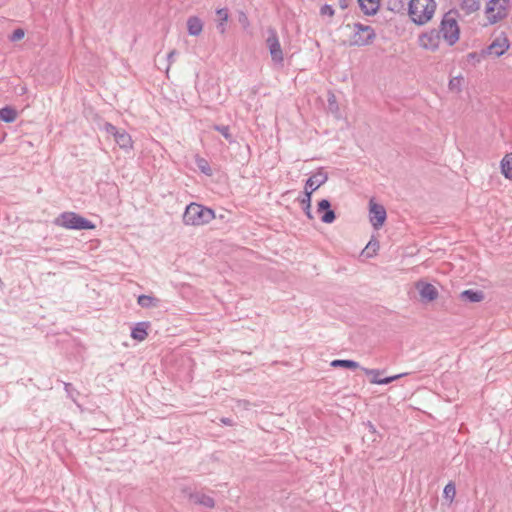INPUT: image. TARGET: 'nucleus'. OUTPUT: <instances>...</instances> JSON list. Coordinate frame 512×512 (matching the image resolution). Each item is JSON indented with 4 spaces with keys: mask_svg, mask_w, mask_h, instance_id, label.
<instances>
[{
    "mask_svg": "<svg viewBox=\"0 0 512 512\" xmlns=\"http://www.w3.org/2000/svg\"><path fill=\"white\" fill-rule=\"evenodd\" d=\"M437 7L436 0H410L407 14L412 23L424 26L433 20Z\"/></svg>",
    "mask_w": 512,
    "mask_h": 512,
    "instance_id": "nucleus-1",
    "label": "nucleus"
},
{
    "mask_svg": "<svg viewBox=\"0 0 512 512\" xmlns=\"http://www.w3.org/2000/svg\"><path fill=\"white\" fill-rule=\"evenodd\" d=\"M510 10V0H487L483 8V14L487 24L494 25L506 19Z\"/></svg>",
    "mask_w": 512,
    "mask_h": 512,
    "instance_id": "nucleus-2",
    "label": "nucleus"
},
{
    "mask_svg": "<svg viewBox=\"0 0 512 512\" xmlns=\"http://www.w3.org/2000/svg\"><path fill=\"white\" fill-rule=\"evenodd\" d=\"M215 218L212 209L206 208L197 203H191L186 207L183 215V221L186 225L202 226L208 224Z\"/></svg>",
    "mask_w": 512,
    "mask_h": 512,
    "instance_id": "nucleus-3",
    "label": "nucleus"
},
{
    "mask_svg": "<svg viewBox=\"0 0 512 512\" xmlns=\"http://www.w3.org/2000/svg\"><path fill=\"white\" fill-rule=\"evenodd\" d=\"M347 41L352 46H365L372 43L375 32L372 27L360 23L348 24Z\"/></svg>",
    "mask_w": 512,
    "mask_h": 512,
    "instance_id": "nucleus-4",
    "label": "nucleus"
},
{
    "mask_svg": "<svg viewBox=\"0 0 512 512\" xmlns=\"http://www.w3.org/2000/svg\"><path fill=\"white\" fill-rule=\"evenodd\" d=\"M438 33L449 46H453L459 40L460 28L453 14L447 13L443 16Z\"/></svg>",
    "mask_w": 512,
    "mask_h": 512,
    "instance_id": "nucleus-5",
    "label": "nucleus"
},
{
    "mask_svg": "<svg viewBox=\"0 0 512 512\" xmlns=\"http://www.w3.org/2000/svg\"><path fill=\"white\" fill-rule=\"evenodd\" d=\"M55 224L66 229L92 230L95 225L86 218L74 213L64 212L55 219Z\"/></svg>",
    "mask_w": 512,
    "mask_h": 512,
    "instance_id": "nucleus-6",
    "label": "nucleus"
},
{
    "mask_svg": "<svg viewBox=\"0 0 512 512\" xmlns=\"http://www.w3.org/2000/svg\"><path fill=\"white\" fill-rule=\"evenodd\" d=\"M417 42L421 49L436 52L440 47L441 37L436 30H428L419 34Z\"/></svg>",
    "mask_w": 512,
    "mask_h": 512,
    "instance_id": "nucleus-7",
    "label": "nucleus"
},
{
    "mask_svg": "<svg viewBox=\"0 0 512 512\" xmlns=\"http://www.w3.org/2000/svg\"><path fill=\"white\" fill-rule=\"evenodd\" d=\"M510 48V42L508 37L501 33L496 36L490 45L483 51L484 56L500 57L504 55Z\"/></svg>",
    "mask_w": 512,
    "mask_h": 512,
    "instance_id": "nucleus-8",
    "label": "nucleus"
},
{
    "mask_svg": "<svg viewBox=\"0 0 512 512\" xmlns=\"http://www.w3.org/2000/svg\"><path fill=\"white\" fill-rule=\"evenodd\" d=\"M387 218L386 209L374 199L369 201V221L375 229H380Z\"/></svg>",
    "mask_w": 512,
    "mask_h": 512,
    "instance_id": "nucleus-9",
    "label": "nucleus"
},
{
    "mask_svg": "<svg viewBox=\"0 0 512 512\" xmlns=\"http://www.w3.org/2000/svg\"><path fill=\"white\" fill-rule=\"evenodd\" d=\"M267 47L269 49L272 61L277 64H282L284 60L283 51L279 39L275 32L267 38Z\"/></svg>",
    "mask_w": 512,
    "mask_h": 512,
    "instance_id": "nucleus-10",
    "label": "nucleus"
},
{
    "mask_svg": "<svg viewBox=\"0 0 512 512\" xmlns=\"http://www.w3.org/2000/svg\"><path fill=\"white\" fill-rule=\"evenodd\" d=\"M416 289L418 290L423 302H432L438 297V291L432 284L417 282Z\"/></svg>",
    "mask_w": 512,
    "mask_h": 512,
    "instance_id": "nucleus-11",
    "label": "nucleus"
},
{
    "mask_svg": "<svg viewBox=\"0 0 512 512\" xmlns=\"http://www.w3.org/2000/svg\"><path fill=\"white\" fill-rule=\"evenodd\" d=\"M328 180V176L326 173L322 171H318L314 173L305 184L304 192L313 194L318 188H320L323 184Z\"/></svg>",
    "mask_w": 512,
    "mask_h": 512,
    "instance_id": "nucleus-12",
    "label": "nucleus"
},
{
    "mask_svg": "<svg viewBox=\"0 0 512 512\" xmlns=\"http://www.w3.org/2000/svg\"><path fill=\"white\" fill-rule=\"evenodd\" d=\"M108 131L113 133L114 139L121 149L130 150L133 148V140L126 131H117L113 126H110Z\"/></svg>",
    "mask_w": 512,
    "mask_h": 512,
    "instance_id": "nucleus-13",
    "label": "nucleus"
},
{
    "mask_svg": "<svg viewBox=\"0 0 512 512\" xmlns=\"http://www.w3.org/2000/svg\"><path fill=\"white\" fill-rule=\"evenodd\" d=\"M363 371L366 375L370 376V383L372 384H388L402 376V374H399L386 378H380L381 372L379 370L363 368Z\"/></svg>",
    "mask_w": 512,
    "mask_h": 512,
    "instance_id": "nucleus-14",
    "label": "nucleus"
},
{
    "mask_svg": "<svg viewBox=\"0 0 512 512\" xmlns=\"http://www.w3.org/2000/svg\"><path fill=\"white\" fill-rule=\"evenodd\" d=\"M317 211L319 213H323L321 216V220L324 223L330 224L336 218L334 211L331 209L330 202L326 199H323L318 203Z\"/></svg>",
    "mask_w": 512,
    "mask_h": 512,
    "instance_id": "nucleus-15",
    "label": "nucleus"
},
{
    "mask_svg": "<svg viewBox=\"0 0 512 512\" xmlns=\"http://www.w3.org/2000/svg\"><path fill=\"white\" fill-rule=\"evenodd\" d=\"M150 324L148 322H139L132 329L131 337L137 341H144L148 336V328Z\"/></svg>",
    "mask_w": 512,
    "mask_h": 512,
    "instance_id": "nucleus-16",
    "label": "nucleus"
},
{
    "mask_svg": "<svg viewBox=\"0 0 512 512\" xmlns=\"http://www.w3.org/2000/svg\"><path fill=\"white\" fill-rule=\"evenodd\" d=\"M187 30L191 36H199L203 31V22L196 16H191L187 20Z\"/></svg>",
    "mask_w": 512,
    "mask_h": 512,
    "instance_id": "nucleus-17",
    "label": "nucleus"
},
{
    "mask_svg": "<svg viewBox=\"0 0 512 512\" xmlns=\"http://www.w3.org/2000/svg\"><path fill=\"white\" fill-rule=\"evenodd\" d=\"M501 174L509 181H512V152L507 153L500 161Z\"/></svg>",
    "mask_w": 512,
    "mask_h": 512,
    "instance_id": "nucleus-18",
    "label": "nucleus"
},
{
    "mask_svg": "<svg viewBox=\"0 0 512 512\" xmlns=\"http://www.w3.org/2000/svg\"><path fill=\"white\" fill-rule=\"evenodd\" d=\"M358 2L361 10L366 15H374L380 7V0H358Z\"/></svg>",
    "mask_w": 512,
    "mask_h": 512,
    "instance_id": "nucleus-19",
    "label": "nucleus"
},
{
    "mask_svg": "<svg viewBox=\"0 0 512 512\" xmlns=\"http://www.w3.org/2000/svg\"><path fill=\"white\" fill-rule=\"evenodd\" d=\"M18 116L17 111L11 107H4L0 109V120L6 123H11L16 120Z\"/></svg>",
    "mask_w": 512,
    "mask_h": 512,
    "instance_id": "nucleus-20",
    "label": "nucleus"
},
{
    "mask_svg": "<svg viewBox=\"0 0 512 512\" xmlns=\"http://www.w3.org/2000/svg\"><path fill=\"white\" fill-rule=\"evenodd\" d=\"M465 84V79L463 76H455L450 79L448 88L451 92L459 93L462 91Z\"/></svg>",
    "mask_w": 512,
    "mask_h": 512,
    "instance_id": "nucleus-21",
    "label": "nucleus"
},
{
    "mask_svg": "<svg viewBox=\"0 0 512 512\" xmlns=\"http://www.w3.org/2000/svg\"><path fill=\"white\" fill-rule=\"evenodd\" d=\"M460 297L470 302H481L484 299V295L481 291L464 290Z\"/></svg>",
    "mask_w": 512,
    "mask_h": 512,
    "instance_id": "nucleus-22",
    "label": "nucleus"
},
{
    "mask_svg": "<svg viewBox=\"0 0 512 512\" xmlns=\"http://www.w3.org/2000/svg\"><path fill=\"white\" fill-rule=\"evenodd\" d=\"M305 196L303 199H301L300 203L305 211L306 216L309 219H313L312 213H311V196L312 194L304 192Z\"/></svg>",
    "mask_w": 512,
    "mask_h": 512,
    "instance_id": "nucleus-23",
    "label": "nucleus"
},
{
    "mask_svg": "<svg viewBox=\"0 0 512 512\" xmlns=\"http://www.w3.org/2000/svg\"><path fill=\"white\" fill-rule=\"evenodd\" d=\"M333 367H345L349 369H357L359 364L352 360H334L331 362Z\"/></svg>",
    "mask_w": 512,
    "mask_h": 512,
    "instance_id": "nucleus-24",
    "label": "nucleus"
},
{
    "mask_svg": "<svg viewBox=\"0 0 512 512\" xmlns=\"http://www.w3.org/2000/svg\"><path fill=\"white\" fill-rule=\"evenodd\" d=\"M443 494H444V497L450 502L452 503L455 496H456V488H455V485L453 483H448L445 488H444V491H443Z\"/></svg>",
    "mask_w": 512,
    "mask_h": 512,
    "instance_id": "nucleus-25",
    "label": "nucleus"
},
{
    "mask_svg": "<svg viewBox=\"0 0 512 512\" xmlns=\"http://www.w3.org/2000/svg\"><path fill=\"white\" fill-rule=\"evenodd\" d=\"M379 249V242L378 241H370L365 249L363 250V253L366 254L368 257H372L376 254V252Z\"/></svg>",
    "mask_w": 512,
    "mask_h": 512,
    "instance_id": "nucleus-26",
    "label": "nucleus"
},
{
    "mask_svg": "<svg viewBox=\"0 0 512 512\" xmlns=\"http://www.w3.org/2000/svg\"><path fill=\"white\" fill-rule=\"evenodd\" d=\"M156 299L148 295H140L138 297V304L142 307H149L155 305Z\"/></svg>",
    "mask_w": 512,
    "mask_h": 512,
    "instance_id": "nucleus-27",
    "label": "nucleus"
},
{
    "mask_svg": "<svg viewBox=\"0 0 512 512\" xmlns=\"http://www.w3.org/2000/svg\"><path fill=\"white\" fill-rule=\"evenodd\" d=\"M217 15H219L220 17V23H219V26L221 28V33H224L225 32V23L228 21V13L225 9H219L217 10Z\"/></svg>",
    "mask_w": 512,
    "mask_h": 512,
    "instance_id": "nucleus-28",
    "label": "nucleus"
},
{
    "mask_svg": "<svg viewBox=\"0 0 512 512\" xmlns=\"http://www.w3.org/2000/svg\"><path fill=\"white\" fill-rule=\"evenodd\" d=\"M197 503H199L205 507H208V508L214 507V500L211 497L205 496V495L198 497Z\"/></svg>",
    "mask_w": 512,
    "mask_h": 512,
    "instance_id": "nucleus-29",
    "label": "nucleus"
},
{
    "mask_svg": "<svg viewBox=\"0 0 512 512\" xmlns=\"http://www.w3.org/2000/svg\"><path fill=\"white\" fill-rule=\"evenodd\" d=\"M322 14H328L329 16H333L334 11L330 6H324L321 10Z\"/></svg>",
    "mask_w": 512,
    "mask_h": 512,
    "instance_id": "nucleus-30",
    "label": "nucleus"
},
{
    "mask_svg": "<svg viewBox=\"0 0 512 512\" xmlns=\"http://www.w3.org/2000/svg\"><path fill=\"white\" fill-rule=\"evenodd\" d=\"M199 167L202 169V171L208 173L209 168L207 167V162L203 159L200 160Z\"/></svg>",
    "mask_w": 512,
    "mask_h": 512,
    "instance_id": "nucleus-31",
    "label": "nucleus"
},
{
    "mask_svg": "<svg viewBox=\"0 0 512 512\" xmlns=\"http://www.w3.org/2000/svg\"><path fill=\"white\" fill-rule=\"evenodd\" d=\"M24 36V32L21 29H18L14 32L15 39H21Z\"/></svg>",
    "mask_w": 512,
    "mask_h": 512,
    "instance_id": "nucleus-32",
    "label": "nucleus"
},
{
    "mask_svg": "<svg viewBox=\"0 0 512 512\" xmlns=\"http://www.w3.org/2000/svg\"><path fill=\"white\" fill-rule=\"evenodd\" d=\"M174 53H175V52H174V51H172V52L169 54V58L174 57Z\"/></svg>",
    "mask_w": 512,
    "mask_h": 512,
    "instance_id": "nucleus-33",
    "label": "nucleus"
}]
</instances>
